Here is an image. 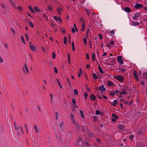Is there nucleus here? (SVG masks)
<instances>
[{"label":"nucleus","instance_id":"1","mask_svg":"<svg viewBox=\"0 0 147 147\" xmlns=\"http://www.w3.org/2000/svg\"><path fill=\"white\" fill-rule=\"evenodd\" d=\"M117 59L118 62L120 64L122 65L123 64V60L122 59V56H118L117 57Z\"/></svg>","mask_w":147,"mask_h":147},{"label":"nucleus","instance_id":"2","mask_svg":"<svg viewBox=\"0 0 147 147\" xmlns=\"http://www.w3.org/2000/svg\"><path fill=\"white\" fill-rule=\"evenodd\" d=\"M115 78L120 82H123L124 80V78L123 76L118 75L115 77Z\"/></svg>","mask_w":147,"mask_h":147},{"label":"nucleus","instance_id":"3","mask_svg":"<svg viewBox=\"0 0 147 147\" xmlns=\"http://www.w3.org/2000/svg\"><path fill=\"white\" fill-rule=\"evenodd\" d=\"M141 15V13L139 12H137L135 13L133 17V19L134 20H136L138 19V18Z\"/></svg>","mask_w":147,"mask_h":147},{"label":"nucleus","instance_id":"4","mask_svg":"<svg viewBox=\"0 0 147 147\" xmlns=\"http://www.w3.org/2000/svg\"><path fill=\"white\" fill-rule=\"evenodd\" d=\"M128 87L125 86L124 88L123 91L120 92L119 93L121 95H124L126 94V91L127 90Z\"/></svg>","mask_w":147,"mask_h":147},{"label":"nucleus","instance_id":"5","mask_svg":"<svg viewBox=\"0 0 147 147\" xmlns=\"http://www.w3.org/2000/svg\"><path fill=\"white\" fill-rule=\"evenodd\" d=\"M24 66L25 67V68H24V67L23 68V71H24V72L25 73H26V72L28 73H29V71L27 67L26 66V64H24Z\"/></svg>","mask_w":147,"mask_h":147},{"label":"nucleus","instance_id":"6","mask_svg":"<svg viewBox=\"0 0 147 147\" xmlns=\"http://www.w3.org/2000/svg\"><path fill=\"white\" fill-rule=\"evenodd\" d=\"M143 5L141 4H140L139 3H137L136 4L135 6V8L136 9H139L141 7H143Z\"/></svg>","mask_w":147,"mask_h":147},{"label":"nucleus","instance_id":"7","mask_svg":"<svg viewBox=\"0 0 147 147\" xmlns=\"http://www.w3.org/2000/svg\"><path fill=\"white\" fill-rule=\"evenodd\" d=\"M134 76L135 78L137 81H139L138 76H137V74L136 70H134L133 72Z\"/></svg>","mask_w":147,"mask_h":147},{"label":"nucleus","instance_id":"8","mask_svg":"<svg viewBox=\"0 0 147 147\" xmlns=\"http://www.w3.org/2000/svg\"><path fill=\"white\" fill-rule=\"evenodd\" d=\"M99 89L101 92L105 91L106 90V88L104 87V85L100 86L99 88Z\"/></svg>","mask_w":147,"mask_h":147},{"label":"nucleus","instance_id":"9","mask_svg":"<svg viewBox=\"0 0 147 147\" xmlns=\"http://www.w3.org/2000/svg\"><path fill=\"white\" fill-rule=\"evenodd\" d=\"M123 9L126 12L128 13H129L131 11V9L127 7H125Z\"/></svg>","mask_w":147,"mask_h":147},{"label":"nucleus","instance_id":"10","mask_svg":"<svg viewBox=\"0 0 147 147\" xmlns=\"http://www.w3.org/2000/svg\"><path fill=\"white\" fill-rule=\"evenodd\" d=\"M124 127V126L121 124L119 125V126L118 127V128L119 129H121L122 131H123Z\"/></svg>","mask_w":147,"mask_h":147},{"label":"nucleus","instance_id":"11","mask_svg":"<svg viewBox=\"0 0 147 147\" xmlns=\"http://www.w3.org/2000/svg\"><path fill=\"white\" fill-rule=\"evenodd\" d=\"M82 140V138L81 137H79L78 139V140H77L76 143H75V144L76 145H78V144H79V143L80 141Z\"/></svg>","mask_w":147,"mask_h":147},{"label":"nucleus","instance_id":"12","mask_svg":"<svg viewBox=\"0 0 147 147\" xmlns=\"http://www.w3.org/2000/svg\"><path fill=\"white\" fill-rule=\"evenodd\" d=\"M107 84L108 86L111 87L113 85V83L111 82L108 81Z\"/></svg>","mask_w":147,"mask_h":147},{"label":"nucleus","instance_id":"13","mask_svg":"<svg viewBox=\"0 0 147 147\" xmlns=\"http://www.w3.org/2000/svg\"><path fill=\"white\" fill-rule=\"evenodd\" d=\"M90 99L92 100H94L96 99V97L93 94H92L90 97Z\"/></svg>","mask_w":147,"mask_h":147},{"label":"nucleus","instance_id":"14","mask_svg":"<svg viewBox=\"0 0 147 147\" xmlns=\"http://www.w3.org/2000/svg\"><path fill=\"white\" fill-rule=\"evenodd\" d=\"M9 3H10L14 7V8L16 9V7L15 6V4L14 3V2H13V1L11 0H9Z\"/></svg>","mask_w":147,"mask_h":147},{"label":"nucleus","instance_id":"15","mask_svg":"<svg viewBox=\"0 0 147 147\" xmlns=\"http://www.w3.org/2000/svg\"><path fill=\"white\" fill-rule=\"evenodd\" d=\"M117 103V101L116 100H114L113 101V103H111V105H113L114 107H115Z\"/></svg>","mask_w":147,"mask_h":147},{"label":"nucleus","instance_id":"16","mask_svg":"<svg viewBox=\"0 0 147 147\" xmlns=\"http://www.w3.org/2000/svg\"><path fill=\"white\" fill-rule=\"evenodd\" d=\"M64 125L62 121L60 123V124L59 125V126L60 129L61 130H63L62 129L63 128V127L64 126Z\"/></svg>","mask_w":147,"mask_h":147},{"label":"nucleus","instance_id":"17","mask_svg":"<svg viewBox=\"0 0 147 147\" xmlns=\"http://www.w3.org/2000/svg\"><path fill=\"white\" fill-rule=\"evenodd\" d=\"M54 19L56 20L57 21L59 20L60 22L62 21V20H61V18L60 17H59L58 18L56 16H54Z\"/></svg>","mask_w":147,"mask_h":147},{"label":"nucleus","instance_id":"18","mask_svg":"<svg viewBox=\"0 0 147 147\" xmlns=\"http://www.w3.org/2000/svg\"><path fill=\"white\" fill-rule=\"evenodd\" d=\"M30 48L33 51H34L35 49V46L33 45H30L29 46Z\"/></svg>","mask_w":147,"mask_h":147},{"label":"nucleus","instance_id":"19","mask_svg":"<svg viewBox=\"0 0 147 147\" xmlns=\"http://www.w3.org/2000/svg\"><path fill=\"white\" fill-rule=\"evenodd\" d=\"M92 76L95 80H96L98 79L97 76L94 73H93Z\"/></svg>","mask_w":147,"mask_h":147},{"label":"nucleus","instance_id":"20","mask_svg":"<svg viewBox=\"0 0 147 147\" xmlns=\"http://www.w3.org/2000/svg\"><path fill=\"white\" fill-rule=\"evenodd\" d=\"M28 8L30 11L33 13H34L35 12L34 9L32 8L31 6L30 5L28 6Z\"/></svg>","mask_w":147,"mask_h":147},{"label":"nucleus","instance_id":"21","mask_svg":"<svg viewBox=\"0 0 147 147\" xmlns=\"http://www.w3.org/2000/svg\"><path fill=\"white\" fill-rule=\"evenodd\" d=\"M63 9L61 8H58L57 9V12L59 15H61L60 11H62Z\"/></svg>","mask_w":147,"mask_h":147},{"label":"nucleus","instance_id":"22","mask_svg":"<svg viewBox=\"0 0 147 147\" xmlns=\"http://www.w3.org/2000/svg\"><path fill=\"white\" fill-rule=\"evenodd\" d=\"M82 69L81 68L80 69V73L78 74V76L79 77H80V75H82Z\"/></svg>","mask_w":147,"mask_h":147},{"label":"nucleus","instance_id":"23","mask_svg":"<svg viewBox=\"0 0 147 147\" xmlns=\"http://www.w3.org/2000/svg\"><path fill=\"white\" fill-rule=\"evenodd\" d=\"M34 9L36 12H39L40 11V9L36 6L34 7Z\"/></svg>","mask_w":147,"mask_h":147},{"label":"nucleus","instance_id":"24","mask_svg":"<svg viewBox=\"0 0 147 147\" xmlns=\"http://www.w3.org/2000/svg\"><path fill=\"white\" fill-rule=\"evenodd\" d=\"M112 116L114 118H115V119L118 118V117L116 115L115 113H113L112 114Z\"/></svg>","mask_w":147,"mask_h":147},{"label":"nucleus","instance_id":"25","mask_svg":"<svg viewBox=\"0 0 147 147\" xmlns=\"http://www.w3.org/2000/svg\"><path fill=\"white\" fill-rule=\"evenodd\" d=\"M98 69L99 70V71L101 73L103 74V70H102V69L101 68V67L100 66V65H99L98 66Z\"/></svg>","mask_w":147,"mask_h":147},{"label":"nucleus","instance_id":"26","mask_svg":"<svg viewBox=\"0 0 147 147\" xmlns=\"http://www.w3.org/2000/svg\"><path fill=\"white\" fill-rule=\"evenodd\" d=\"M55 114L56 115V119L57 120V119L60 117V115H59L58 113L57 112H56Z\"/></svg>","mask_w":147,"mask_h":147},{"label":"nucleus","instance_id":"27","mask_svg":"<svg viewBox=\"0 0 147 147\" xmlns=\"http://www.w3.org/2000/svg\"><path fill=\"white\" fill-rule=\"evenodd\" d=\"M119 69L120 71H122L123 72H125L126 70L125 69H122L120 67H119Z\"/></svg>","mask_w":147,"mask_h":147},{"label":"nucleus","instance_id":"28","mask_svg":"<svg viewBox=\"0 0 147 147\" xmlns=\"http://www.w3.org/2000/svg\"><path fill=\"white\" fill-rule=\"evenodd\" d=\"M85 27V25H84V24H82V27L81 29L82 31H84Z\"/></svg>","mask_w":147,"mask_h":147},{"label":"nucleus","instance_id":"29","mask_svg":"<svg viewBox=\"0 0 147 147\" xmlns=\"http://www.w3.org/2000/svg\"><path fill=\"white\" fill-rule=\"evenodd\" d=\"M67 40L66 37H64V40H63L64 43L65 44H67Z\"/></svg>","mask_w":147,"mask_h":147},{"label":"nucleus","instance_id":"30","mask_svg":"<svg viewBox=\"0 0 147 147\" xmlns=\"http://www.w3.org/2000/svg\"><path fill=\"white\" fill-rule=\"evenodd\" d=\"M80 115H81V117L83 118H84V115L83 114L82 111V110H80Z\"/></svg>","mask_w":147,"mask_h":147},{"label":"nucleus","instance_id":"31","mask_svg":"<svg viewBox=\"0 0 147 147\" xmlns=\"http://www.w3.org/2000/svg\"><path fill=\"white\" fill-rule=\"evenodd\" d=\"M74 94L75 95H77L78 94V92L77 90H76V89L74 90Z\"/></svg>","mask_w":147,"mask_h":147},{"label":"nucleus","instance_id":"32","mask_svg":"<svg viewBox=\"0 0 147 147\" xmlns=\"http://www.w3.org/2000/svg\"><path fill=\"white\" fill-rule=\"evenodd\" d=\"M143 76L145 78V79H147V73H143Z\"/></svg>","mask_w":147,"mask_h":147},{"label":"nucleus","instance_id":"33","mask_svg":"<svg viewBox=\"0 0 147 147\" xmlns=\"http://www.w3.org/2000/svg\"><path fill=\"white\" fill-rule=\"evenodd\" d=\"M21 40L23 42L24 44H25V41L23 37L22 36H21Z\"/></svg>","mask_w":147,"mask_h":147},{"label":"nucleus","instance_id":"34","mask_svg":"<svg viewBox=\"0 0 147 147\" xmlns=\"http://www.w3.org/2000/svg\"><path fill=\"white\" fill-rule=\"evenodd\" d=\"M29 24L32 28H33L34 27V26L32 23L30 21L29 22Z\"/></svg>","mask_w":147,"mask_h":147},{"label":"nucleus","instance_id":"35","mask_svg":"<svg viewBox=\"0 0 147 147\" xmlns=\"http://www.w3.org/2000/svg\"><path fill=\"white\" fill-rule=\"evenodd\" d=\"M34 128L35 130L36 131V132L37 133H38V128H37V126L35 125H34Z\"/></svg>","mask_w":147,"mask_h":147},{"label":"nucleus","instance_id":"36","mask_svg":"<svg viewBox=\"0 0 147 147\" xmlns=\"http://www.w3.org/2000/svg\"><path fill=\"white\" fill-rule=\"evenodd\" d=\"M48 10L49 11H51L53 9L52 7L50 5H49L48 7Z\"/></svg>","mask_w":147,"mask_h":147},{"label":"nucleus","instance_id":"37","mask_svg":"<svg viewBox=\"0 0 147 147\" xmlns=\"http://www.w3.org/2000/svg\"><path fill=\"white\" fill-rule=\"evenodd\" d=\"M57 80L59 86L60 87V88H62V86L61 85L58 80L57 79Z\"/></svg>","mask_w":147,"mask_h":147},{"label":"nucleus","instance_id":"38","mask_svg":"<svg viewBox=\"0 0 147 147\" xmlns=\"http://www.w3.org/2000/svg\"><path fill=\"white\" fill-rule=\"evenodd\" d=\"M83 41L85 45H86L87 44V40L86 39V38H83Z\"/></svg>","mask_w":147,"mask_h":147},{"label":"nucleus","instance_id":"39","mask_svg":"<svg viewBox=\"0 0 147 147\" xmlns=\"http://www.w3.org/2000/svg\"><path fill=\"white\" fill-rule=\"evenodd\" d=\"M54 71H55V72L56 73V74H57V73H58V71H57V69L56 68V67H54Z\"/></svg>","mask_w":147,"mask_h":147},{"label":"nucleus","instance_id":"40","mask_svg":"<svg viewBox=\"0 0 147 147\" xmlns=\"http://www.w3.org/2000/svg\"><path fill=\"white\" fill-rule=\"evenodd\" d=\"M75 124L77 128V130H78L80 128V126L79 125H78V124H77L76 123Z\"/></svg>","mask_w":147,"mask_h":147},{"label":"nucleus","instance_id":"41","mask_svg":"<svg viewBox=\"0 0 147 147\" xmlns=\"http://www.w3.org/2000/svg\"><path fill=\"white\" fill-rule=\"evenodd\" d=\"M115 94V93L113 92H111L109 93V95L112 96H113Z\"/></svg>","mask_w":147,"mask_h":147},{"label":"nucleus","instance_id":"42","mask_svg":"<svg viewBox=\"0 0 147 147\" xmlns=\"http://www.w3.org/2000/svg\"><path fill=\"white\" fill-rule=\"evenodd\" d=\"M88 96V93L86 92H85L84 93V96L85 97L86 99V97Z\"/></svg>","mask_w":147,"mask_h":147},{"label":"nucleus","instance_id":"43","mask_svg":"<svg viewBox=\"0 0 147 147\" xmlns=\"http://www.w3.org/2000/svg\"><path fill=\"white\" fill-rule=\"evenodd\" d=\"M15 127L16 130L17 131H18L19 130V128L18 126H15Z\"/></svg>","mask_w":147,"mask_h":147},{"label":"nucleus","instance_id":"44","mask_svg":"<svg viewBox=\"0 0 147 147\" xmlns=\"http://www.w3.org/2000/svg\"><path fill=\"white\" fill-rule=\"evenodd\" d=\"M96 114L97 115H99L100 113V112L98 110L96 111Z\"/></svg>","mask_w":147,"mask_h":147},{"label":"nucleus","instance_id":"45","mask_svg":"<svg viewBox=\"0 0 147 147\" xmlns=\"http://www.w3.org/2000/svg\"><path fill=\"white\" fill-rule=\"evenodd\" d=\"M71 31L73 33H74L75 32V30L74 28H71Z\"/></svg>","mask_w":147,"mask_h":147},{"label":"nucleus","instance_id":"46","mask_svg":"<svg viewBox=\"0 0 147 147\" xmlns=\"http://www.w3.org/2000/svg\"><path fill=\"white\" fill-rule=\"evenodd\" d=\"M25 35L26 37V39L28 41V40H29V39H28V36L27 34L26 33L25 34Z\"/></svg>","mask_w":147,"mask_h":147},{"label":"nucleus","instance_id":"47","mask_svg":"<svg viewBox=\"0 0 147 147\" xmlns=\"http://www.w3.org/2000/svg\"><path fill=\"white\" fill-rule=\"evenodd\" d=\"M98 35H99V36L100 39H102V35H101V34H98Z\"/></svg>","mask_w":147,"mask_h":147},{"label":"nucleus","instance_id":"48","mask_svg":"<svg viewBox=\"0 0 147 147\" xmlns=\"http://www.w3.org/2000/svg\"><path fill=\"white\" fill-rule=\"evenodd\" d=\"M68 60L69 63H70V56H68Z\"/></svg>","mask_w":147,"mask_h":147},{"label":"nucleus","instance_id":"49","mask_svg":"<svg viewBox=\"0 0 147 147\" xmlns=\"http://www.w3.org/2000/svg\"><path fill=\"white\" fill-rule=\"evenodd\" d=\"M93 133H91L89 132L88 134V135L89 137H91L93 136Z\"/></svg>","mask_w":147,"mask_h":147},{"label":"nucleus","instance_id":"50","mask_svg":"<svg viewBox=\"0 0 147 147\" xmlns=\"http://www.w3.org/2000/svg\"><path fill=\"white\" fill-rule=\"evenodd\" d=\"M92 60L94 61L95 60V56H92Z\"/></svg>","mask_w":147,"mask_h":147},{"label":"nucleus","instance_id":"51","mask_svg":"<svg viewBox=\"0 0 147 147\" xmlns=\"http://www.w3.org/2000/svg\"><path fill=\"white\" fill-rule=\"evenodd\" d=\"M71 120L73 123H74L75 124L76 123H75V121L74 118L71 119Z\"/></svg>","mask_w":147,"mask_h":147},{"label":"nucleus","instance_id":"52","mask_svg":"<svg viewBox=\"0 0 147 147\" xmlns=\"http://www.w3.org/2000/svg\"><path fill=\"white\" fill-rule=\"evenodd\" d=\"M134 136L133 135H131L129 136V138L130 140H132L134 138Z\"/></svg>","mask_w":147,"mask_h":147},{"label":"nucleus","instance_id":"53","mask_svg":"<svg viewBox=\"0 0 147 147\" xmlns=\"http://www.w3.org/2000/svg\"><path fill=\"white\" fill-rule=\"evenodd\" d=\"M85 144L86 146H89L88 143L87 141L85 142Z\"/></svg>","mask_w":147,"mask_h":147},{"label":"nucleus","instance_id":"54","mask_svg":"<svg viewBox=\"0 0 147 147\" xmlns=\"http://www.w3.org/2000/svg\"><path fill=\"white\" fill-rule=\"evenodd\" d=\"M133 23H134V25L135 26L136 25H138V23L134 21L133 22Z\"/></svg>","mask_w":147,"mask_h":147},{"label":"nucleus","instance_id":"55","mask_svg":"<svg viewBox=\"0 0 147 147\" xmlns=\"http://www.w3.org/2000/svg\"><path fill=\"white\" fill-rule=\"evenodd\" d=\"M140 83L142 85H144V81H142Z\"/></svg>","mask_w":147,"mask_h":147},{"label":"nucleus","instance_id":"56","mask_svg":"<svg viewBox=\"0 0 147 147\" xmlns=\"http://www.w3.org/2000/svg\"><path fill=\"white\" fill-rule=\"evenodd\" d=\"M1 7L3 8H5V5L3 4H0Z\"/></svg>","mask_w":147,"mask_h":147},{"label":"nucleus","instance_id":"57","mask_svg":"<svg viewBox=\"0 0 147 147\" xmlns=\"http://www.w3.org/2000/svg\"><path fill=\"white\" fill-rule=\"evenodd\" d=\"M18 9L20 10H21L22 9V8L21 7H17Z\"/></svg>","mask_w":147,"mask_h":147},{"label":"nucleus","instance_id":"58","mask_svg":"<svg viewBox=\"0 0 147 147\" xmlns=\"http://www.w3.org/2000/svg\"><path fill=\"white\" fill-rule=\"evenodd\" d=\"M103 98L105 99H108V98L107 97V96H105V95H103Z\"/></svg>","mask_w":147,"mask_h":147},{"label":"nucleus","instance_id":"59","mask_svg":"<svg viewBox=\"0 0 147 147\" xmlns=\"http://www.w3.org/2000/svg\"><path fill=\"white\" fill-rule=\"evenodd\" d=\"M11 31H12V32L13 34H15V31H14V30H13V29L12 28H11Z\"/></svg>","mask_w":147,"mask_h":147},{"label":"nucleus","instance_id":"60","mask_svg":"<svg viewBox=\"0 0 147 147\" xmlns=\"http://www.w3.org/2000/svg\"><path fill=\"white\" fill-rule=\"evenodd\" d=\"M89 29H88L87 30V32L86 33V37L88 38V33Z\"/></svg>","mask_w":147,"mask_h":147},{"label":"nucleus","instance_id":"61","mask_svg":"<svg viewBox=\"0 0 147 147\" xmlns=\"http://www.w3.org/2000/svg\"><path fill=\"white\" fill-rule=\"evenodd\" d=\"M72 102H73V103L75 105V104H76V102L74 100V99H72Z\"/></svg>","mask_w":147,"mask_h":147},{"label":"nucleus","instance_id":"62","mask_svg":"<svg viewBox=\"0 0 147 147\" xmlns=\"http://www.w3.org/2000/svg\"><path fill=\"white\" fill-rule=\"evenodd\" d=\"M114 43V42L112 41H111L110 42V44L111 45H113Z\"/></svg>","mask_w":147,"mask_h":147},{"label":"nucleus","instance_id":"63","mask_svg":"<svg viewBox=\"0 0 147 147\" xmlns=\"http://www.w3.org/2000/svg\"><path fill=\"white\" fill-rule=\"evenodd\" d=\"M112 121L115 122L116 121V119L115 118H113L112 119Z\"/></svg>","mask_w":147,"mask_h":147},{"label":"nucleus","instance_id":"64","mask_svg":"<svg viewBox=\"0 0 147 147\" xmlns=\"http://www.w3.org/2000/svg\"><path fill=\"white\" fill-rule=\"evenodd\" d=\"M0 61L1 63H2L3 62V60L2 58L0 57Z\"/></svg>","mask_w":147,"mask_h":147}]
</instances>
